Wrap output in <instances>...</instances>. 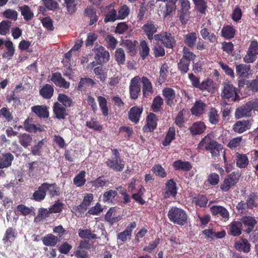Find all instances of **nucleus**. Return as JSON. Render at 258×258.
<instances>
[{"label":"nucleus","instance_id":"f257e3e1","mask_svg":"<svg viewBox=\"0 0 258 258\" xmlns=\"http://www.w3.org/2000/svg\"><path fill=\"white\" fill-rule=\"evenodd\" d=\"M212 135L208 134L205 136L198 145L197 149L209 151L213 159H218L223 148V145L211 138Z\"/></svg>","mask_w":258,"mask_h":258},{"label":"nucleus","instance_id":"f03ea898","mask_svg":"<svg viewBox=\"0 0 258 258\" xmlns=\"http://www.w3.org/2000/svg\"><path fill=\"white\" fill-rule=\"evenodd\" d=\"M169 220L174 224L183 226L187 222V215L182 209L172 207L167 214Z\"/></svg>","mask_w":258,"mask_h":258},{"label":"nucleus","instance_id":"7ed1b4c3","mask_svg":"<svg viewBox=\"0 0 258 258\" xmlns=\"http://www.w3.org/2000/svg\"><path fill=\"white\" fill-rule=\"evenodd\" d=\"M114 156L111 159H108L105 164L110 169L116 172L122 171L125 166V161L120 157V153L117 149H112Z\"/></svg>","mask_w":258,"mask_h":258},{"label":"nucleus","instance_id":"20e7f679","mask_svg":"<svg viewBox=\"0 0 258 258\" xmlns=\"http://www.w3.org/2000/svg\"><path fill=\"white\" fill-rule=\"evenodd\" d=\"M221 96L222 98L233 102L236 101L240 98L237 89L229 82L224 84Z\"/></svg>","mask_w":258,"mask_h":258},{"label":"nucleus","instance_id":"39448f33","mask_svg":"<svg viewBox=\"0 0 258 258\" xmlns=\"http://www.w3.org/2000/svg\"><path fill=\"white\" fill-rule=\"evenodd\" d=\"M180 9L177 11V17L182 24H186L189 18L190 4L188 0H179Z\"/></svg>","mask_w":258,"mask_h":258},{"label":"nucleus","instance_id":"423d86ee","mask_svg":"<svg viewBox=\"0 0 258 258\" xmlns=\"http://www.w3.org/2000/svg\"><path fill=\"white\" fill-rule=\"evenodd\" d=\"M241 173L239 171H233L228 174L224 179L223 183L220 185L221 189L223 191H228L238 182Z\"/></svg>","mask_w":258,"mask_h":258},{"label":"nucleus","instance_id":"0eeeda50","mask_svg":"<svg viewBox=\"0 0 258 258\" xmlns=\"http://www.w3.org/2000/svg\"><path fill=\"white\" fill-rule=\"evenodd\" d=\"M154 37L155 40L160 41L168 48H173L176 45L174 37L169 32H164L162 34H155Z\"/></svg>","mask_w":258,"mask_h":258},{"label":"nucleus","instance_id":"6e6552de","mask_svg":"<svg viewBox=\"0 0 258 258\" xmlns=\"http://www.w3.org/2000/svg\"><path fill=\"white\" fill-rule=\"evenodd\" d=\"M93 51L95 53L94 58L96 63L102 64L109 61L110 55L109 52L105 50L104 47L102 45H96Z\"/></svg>","mask_w":258,"mask_h":258},{"label":"nucleus","instance_id":"1a4fd4ad","mask_svg":"<svg viewBox=\"0 0 258 258\" xmlns=\"http://www.w3.org/2000/svg\"><path fill=\"white\" fill-rule=\"evenodd\" d=\"M258 55V42L253 40L248 48L246 54L243 57V61L247 63H253L256 59Z\"/></svg>","mask_w":258,"mask_h":258},{"label":"nucleus","instance_id":"9d476101","mask_svg":"<svg viewBox=\"0 0 258 258\" xmlns=\"http://www.w3.org/2000/svg\"><path fill=\"white\" fill-rule=\"evenodd\" d=\"M141 78L139 76H136L132 78L129 86V92L130 98L133 100L138 99L141 92Z\"/></svg>","mask_w":258,"mask_h":258},{"label":"nucleus","instance_id":"9b49d317","mask_svg":"<svg viewBox=\"0 0 258 258\" xmlns=\"http://www.w3.org/2000/svg\"><path fill=\"white\" fill-rule=\"evenodd\" d=\"M142 28L147 38L151 41L154 38V34L157 32L158 26L154 21L148 20Z\"/></svg>","mask_w":258,"mask_h":258},{"label":"nucleus","instance_id":"f8f14e48","mask_svg":"<svg viewBox=\"0 0 258 258\" xmlns=\"http://www.w3.org/2000/svg\"><path fill=\"white\" fill-rule=\"evenodd\" d=\"M252 119L237 121L232 126V130L236 133L242 134L251 128Z\"/></svg>","mask_w":258,"mask_h":258},{"label":"nucleus","instance_id":"ddd939ff","mask_svg":"<svg viewBox=\"0 0 258 258\" xmlns=\"http://www.w3.org/2000/svg\"><path fill=\"white\" fill-rule=\"evenodd\" d=\"M177 193V187L176 182L173 179L167 180L165 183V191L163 193L164 199L169 198L170 197H175Z\"/></svg>","mask_w":258,"mask_h":258},{"label":"nucleus","instance_id":"4468645a","mask_svg":"<svg viewBox=\"0 0 258 258\" xmlns=\"http://www.w3.org/2000/svg\"><path fill=\"white\" fill-rule=\"evenodd\" d=\"M252 108L249 102L236 108L235 112V117L240 119L243 117H250L252 115Z\"/></svg>","mask_w":258,"mask_h":258},{"label":"nucleus","instance_id":"2eb2a0df","mask_svg":"<svg viewBox=\"0 0 258 258\" xmlns=\"http://www.w3.org/2000/svg\"><path fill=\"white\" fill-rule=\"evenodd\" d=\"M158 120L157 115L154 113L150 112L146 117L147 123L143 128L144 131L153 132L157 128Z\"/></svg>","mask_w":258,"mask_h":258},{"label":"nucleus","instance_id":"dca6fc26","mask_svg":"<svg viewBox=\"0 0 258 258\" xmlns=\"http://www.w3.org/2000/svg\"><path fill=\"white\" fill-rule=\"evenodd\" d=\"M162 95L167 105L172 107L174 105L176 93L174 90L171 88L166 87L162 90Z\"/></svg>","mask_w":258,"mask_h":258},{"label":"nucleus","instance_id":"f3484780","mask_svg":"<svg viewBox=\"0 0 258 258\" xmlns=\"http://www.w3.org/2000/svg\"><path fill=\"white\" fill-rule=\"evenodd\" d=\"M50 80L56 86L60 88L68 89L70 87V82L67 81L59 72L52 73Z\"/></svg>","mask_w":258,"mask_h":258},{"label":"nucleus","instance_id":"a211bd4d","mask_svg":"<svg viewBox=\"0 0 258 258\" xmlns=\"http://www.w3.org/2000/svg\"><path fill=\"white\" fill-rule=\"evenodd\" d=\"M143 111L142 106H134L132 107L128 112L129 119L133 123L139 122L141 115Z\"/></svg>","mask_w":258,"mask_h":258},{"label":"nucleus","instance_id":"6ab92c4d","mask_svg":"<svg viewBox=\"0 0 258 258\" xmlns=\"http://www.w3.org/2000/svg\"><path fill=\"white\" fill-rule=\"evenodd\" d=\"M136 223L133 222L131 223L122 232L117 234V239L121 242H125L127 239L130 240L133 229L136 227Z\"/></svg>","mask_w":258,"mask_h":258},{"label":"nucleus","instance_id":"aec40b11","mask_svg":"<svg viewBox=\"0 0 258 258\" xmlns=\"http://www.w3.org/2000/svg\"><path fill=\"white\" fill-rule=\"evenodd\" d=\"M188 130L191 136L195 137L204 133L206 130V126L204 122L199 121L193 123Z\"/></svg>","mask_w":258,"mask_h":258},{"label":"nucleus","instance_id":"412c9836","mask_svg":"<svg viewBox=\"0 0 258 258\" xmlns=\"http://www.w3.org/2000/svg\"><path fill=\"white\" fill-rule=\"evenodd\" d=\"M48 107L44 105H37L31 107V111L40 118H47L49 117Z\"/></svg>","mask_w":258,"mask_h":258},{"label":"nucleus","instance_id":"4be33fe9","mask_svg":"<svg viewBox=\"0 0 258 258\" xmlns=\"http://www.w3.org/2000/svg\"><path fill=\"white\" fill-rule=\"evenodd\" d=\"M54 114L58 119H64L68 115L66 108L58 102H55L53 106Z\"/></svg>","mask_w":258,"mask_h":258},{"label":"nucleus","instance_id":"5701e85b","mask_svg":"<svg viewBox=\"0 0 258 258\" xmlns=\"http://www.w3.org/2000/svg\"><path fill=\"white\" fill-rule=\"evenodd\" d=\"M14 159V156L12 153L10 152L3 153L0 156V169L11 166Z\"/></svg>","mask_w":258,"mask_h":258},{"label":"nucleus","instance_id":"b1692460","mask_svg":"<svg viewBox=\"0 0 258 258\" xmlns=\"http://www.w3.org/2000/svg\"><path fill=\"white\" fill-rule=\"evenodd\" d=\"M141 80L143 84L142 91L143 96L147 98L153 93L152 83L146 77H143Z\"/></svg>","mask_w":258,"mask_h":258},{"label":"nucleus","instance_id":"393cba45","mask_svg":"<svg viewBox=\"0 0 258 258\" xmlns=\"http://www.w3.org/2000/svg\"><path fill=\"white\" fill-rule=\"evenodd\" d=\"M46 193L47 192L51 198L59 196L60 195L59 187L57 186L55 183H49L48 182H43Z\"/></svg>","mask_w":258,"mask_h":258},{"label":"nucleus","instance_id":"a878e982","mask_svg":"<svg viewBox=\"0 0 258 258\" xmlns=\"http://www.w3.org/2000/svg\"><path fill=\"white\" fill-rule=\"evenodd\" d=\"M210 212L213 215H219L225 219H228L229 217V214L227 210L221 206H213L210 208Z\"/></svg>","mask_w":258,"mask_h":258},{"label":"nucleus","instance_id":"bb28decb","mask_svg":"<svg viewBox=\"0 0 258 258\" xmlns=\"http://www.w3.org/2000/svg\"><path fill=\"white\" fill-rule=\"evenodd\" d=\"M235 158L236 166L239 168H245L249 164L248 158L245 154L237 152Z\"/></svg>","mask_w":258,"mask_h":258},{"label":"nucleus","instance_id":"cd10ccee","mask_svg":"<svg viewBox=\"0 0 258 258\" xmlns=\"http://www.w3.org/2000/svg\"><path fill=\"white\" fill-rule=\"evenodd\" d=\"M197 35L195 32H189L184 35L183 36L184 43L189 48H194L197 40Z\"/></svg>","mask_w":258,"mask_h":258},{"label":"nucleus","instance_id":"c85d7f7f","mask_svg":"<svg viewBox=\"0 0 258 258\" xmlns=\"http://www.w3.org/2000/svg\"><path fill=\"white\" fill-rule=\"evenodd\" d=\"M106 9H108V11L105 14L104 18V23L113 22L118 20L117 11L114 9L111 8V5L107 6Z\"/></svg>","mask_w":258,"mask_h":258},{"label":"nucleus","instance_id":"c756f323","mask_svg":"<svg viewBox=\"0 0 258 258\" xmlns=\"http://www.w3.org/2000/svg\"><path fill=\"white\" fill-rule=\"evenodd\" d=\"M206 105L202 100L196 101L191 109L192 114L196 116H200L204 112Z\"/></svg>","mask_w":258,"mask_h":258},{"label":"nucleus","instance_id":"7c9ffc66","mask_svg":"<svg viewBox=\"0 0 258 258\" xmlns=\"http://www.w3.org/2000/svg\"><path fill=\"white\" fill-rule=\"evenodd\" d=\"M172 166L175 170H182L188 171L192 168V166L188 161H183L181 160L175 161Z\"/></svg>","mask_w":258,"mask_h":258},{"label":"nucleus","instance_id":"2f4dec72","mask_svg":"<svg viewBox=\"0 0 258 258\" xmlns=\"http://www.w3.org/2000/svg\"><path fill=\"white\" fill-rule=\"evenodd\" d=\"M242 223L239 221H233L229 225V234L233 236H238L242 232Z\"/></svg>","mask_w":258,"mask_h":258},{"label":"nucleus","instance_id":"473e14b6","mask_svg":"<svg viewBox=\"0 0 258 258\" xmlns=\"http://www.w3.org/2000/svg\"><path fill=\"white\" fill-rule=\"evenodd\" d=\"M123 45L127 50V53L131 56L135 55L137 53V46L138 42L137 40L132 41L130 39H126L123 42Z\"/></svg>","mask_w":258,"mask_h":258},{"label":"nucleus","instance_id":"72a5a7b5","mask_svg":"<svg viewBox=\"0 0 258 258\" xmlns=\"http://www.w3.org/2000/svg\"><path fill=\"white\" fill-rule=\"evenodd\" d=\"M46 196V194L42 183L33 192L31 199L36 202H41L45 199Z\"/></svg>","mask_w":258,"mask_h":258},{"label":"nucleus","instance_id":"f704fd0d","mask_svg":"<svg viewBox=\"0 0 258 258\" xmlns=\"http://www.w3.org/2000/svg\"><path fill=\"white\" fill-rule=\"evenodd\" d=\"M115 211V207L110 208L104 216L105 220L111 225H113L114 223L118 222L120 220L119 217L114 215V213Z\"/></svg>","mask_w":258,"mask_h":258},{"label":"nucleus","instance_id":"c9c22d12","mask_svg":"<svg viewBox=\"0 0 258 258\" xmlns=\"http://www.w3.org/2000/svg\"><path fill=\"white\" fill-rule=\"evenodd\" d=\"M19 143L25 148L30 146L32 143L33 139L32 135L26 133L20 134L18 136Z\"/></svg>","mask_w":258,"mask_h":258},{"label":"nucleus","instance_id":"e433bc0d","mask_svg":"<svg viewBox=\"0 0 258 258\" xmlns=\"http://www.w3.org/2000/svg\"><path fill=\"white\" fill-rule=\"evenodd\" d=\"M236 249L244 253H248L250 250V244L246 239H242L241 241H236L234 244Z\"/></svg>","mask_w":258,"mask_h":258},{"label":"nucleus","instance_id":"4c0bfd02","mask_svg":"<svg viewBox=\"0 0 258 258\" xmlns=\"http://www.w3.org/2000/svg\"><path fill=\"white\" fill-rule=\"evenodd\" d=\"M53 92V87L50 84H46L39 90V94L43 98L50 99L52 96Z\"/></svg>","mask_w":258,"mask_h":258},{"label":"nucleus","instance_id":"58836bf2","mask_svg":"<svg viewBox=\"0 0 258 258\" xmlns=\"http://www.w3.org/2000/svg\"><path fill=\"white\" fill-rule=\"evenodd\" d=\"M43 244L47 246H54L58 242V238L52 234H48L42 238Z\"/></svg>","mask_w":258,"mask_h":258},{"label":"nucleus","instance_id":"ea45409f","mask_svg":"<svg viewBox=\"0 0 258 258\" xmlns=\"http://www.w3.org/2000/svg\"><path fill=\"white\" fill-rule=\"evenodd\" d=\"M139 54L142 59L144 60L149 55L150 48L145 40L140 41L139 46Z\"/></svg>","mask_w":258,"mask_h":258},{"label":"nucleus","instance_id":"a19ab883","mask_svg":"<svg viewBox=\"0 0 258 258\" xmlns=\"http://www.w3.org/2000/svg\"><path fill=\"white\" fill-rule=\"evenodd\" d=\"M164 100L160 96H156L153 100L151 109L154 112H160L163 110L162 105Z\"/></svg>","mask_w":258,"mask_h":258},{"label":"nucleus","instance_id":"79ce46f5","mask_svg":"<svg viewBox=\"0 0 258 258\" xmlns=\"http://www.w3.org/2000/svg\"><path fill=\"white\" fill-rule=\"evenodd\" d=\"M208 202L207 197L203 195L198 194L192 198V203L196 206L200 208L206 207Z\"/></svg>","mask_w":258,"mask_h":258},{"label":"nucleus","instance_id":"37998d69","mask_svg":"<svg viewBox=\"0 0 258 258\" xmlns=\"http://www.w3.org/2000/svg\"><path fill=\"white\" fill-rule=\"evenodd\" d=\"M175 138V128L173 126H171L168 128L165 137L162 142V144L165 147L168 146Z\"/></svg>","mask_w":258,"mask_h":258},{"label":"nucleus","instance_id":"c03bdc74","mask_svg":"<svg viewBox=\"0 0 258 258\" xmlns=\"http://www.w3.org/2000/svg\"><path fill=\"white\" fill-rule=\"evenodd\" d=\"M241 222L244 225L248 227L247 229L246 230L248 233H249L252 231L254 225L257 223L255 218L250 216H245L242 217Z\"/></svg>","mask_w":258,"mask_h":258},{"label":"nucleus","instance_id":"a18cd8bd","mask_svg":"<svg viewBox=\"0 0 258 258\" xmlns=\"http://www.w3.org/2000/svg\"><path fill=\"white\" fill-rule=\"evenodd\" d=\"M222 36L226 39H231L234 37L235 30L233 26L227 25L221 30Z\"/></svg>","mask_w":258,"mask_h":258},{"label":"nucleus","instance_id":"49530a36","mask_svg":"<svg viewBox=\"0 0 258 258\" xmlns=\"http://www.w3.org/2000/svg\"><path fill=\"white\" fill-rule=\"evenodd\" d=\"M215 89L214 82L212 80L207 79L200 84L199 89L202 91L212 92Z\"/></svg>","mask_w":258,"mask_h":258},{"label":"nucleus","instance_id":"de8ad7c7","mask_svg":"<svg viewBox=\"0 0 258 258\" xmlns=\"http://www.w3.org/2000/svg\"><path fill=\"white\" fill-rule=\"evenodd\" d=\"M117 195V191L116 190L110 189L103 193L102 195V201L104 203H112Z\"/></svg>","mask_w":258,"mask_h":258},{"label":"nucleus","instance_id":"09e8293b","mask_svg":"<svg viewBox=\"0 0 258 258\" xmlns=\"http://www.w3.org/2000/svg\"><path fill=\"white\" fill-rule=\"evenodd\" d=\"M17 232L16 229L12 227H9L6 231L3 238V241L5 243L9 241L12 242V240L14 241L16 237Z\"/></svg>","mask_w":258,"mask_h":258},{"label":"nucleus","instance_id":"8fccbe9b","mask_svg":"<svg viewBox=\"0 0 258 258\" xmlns=\"http://www.w3.org/2000/svg\"><path fill=\"white\" fill-rule=\"evenodd\" d=\"M250 69V66L244 64H239L236 66V72L240 77H246Z\"/></svg>","mask_w":258,"mask_h":258},{"label":"nucleus","instance_id":"3c124183","mask_svg":"<svg viewBox=\"0 0 258 258\" xmlns=\"http://www.w3.org/2000/svg\"><path fill=\"white\" fill-rule=\"evenodd\" d=\"M209 122L216 125L219 121V115L218 110L215 108H212L208 113Z\"/></svg>","mask_w":258,"mask_h":258},{"label":"nucleus","instance_id":"603ef678","mask_svg":"<svg viewBox=\"0 0 258 258\" xmlns=\"http://www.w3.org/2000/svg\"><path fill=\"white\" fill-rule=\"evenodd\" d=\"M85 13L86 16H88L90 19L89 25H92L97 21L98 17L96 15V11L94 9L87 7L85 10Z\"/></svg>","mask_w":258,"mask_h":258},{"label":"nucleus","instance_id":"864d4df0","mask_svg":"<svg viewBox=\"0 0 258 258\" xmlns=\"http://www.w3.org/2000/svg\"><path fill=\"white\" fill-rule=\"evenodd\" d=\"M85 174L86 172L84 170H82L79 174L76 175L73 179L74 184L78 187L83 186L86 181Z\"/></svg>","mask_w":258,"mask_h":258},{"label":"nucleus","instance_id":"5fc2aeb1","mask_svg":"<svg viewBox=\"0 0 258 258\" xmlns=\"http://www.w3.org/2000/svg\"><path fill=\"white\" fill-rule=\"evenodd\" d=\"M97 101L102 114L104 116H107L108 114V108L107 105V101L106 99L101 96H98L97 97Z\"/></svg>","mask_w":258,"mask_h":258},{"label":"nucleus","instance_id":"6e6d98bb","mask_svg":"<svg viewBox=\"0 0 258 258\" xmlns=\"http://www.w3.org/2000/svg\"><path fill=\"white\" fill-rule=\"evenodd\" d=\"M115 59L119 65H123L125 62V55L122 48H117L115 51Z\"/></svg>","mask_w":258,"mask_h":258},{"label":"nucleus","instance_id":"4d7b16f0","mask_svg":"<svg viewBox=\"0 0 258 258\" xmlns=\"http://www.w3.org/2000/svg\"><path fill=\"white\" fill-rule=\"evenodd\" d=\"M177 0H169L165 6V11L164 12V17L170 16L173 12L176 9V3Z\"/></svg>","mask_w":258,"mask_h":258},{"label":"nucleus","instance_id":"13d9d810","mask_svg":"<svg viewBox=\"0 0 258 258\" xmlns=\"http://www.w3.org/2000/svg\"><path fill=\"white\" fill-rule=\"evenodd\" d=\"M78 235L82 238H87L89 239H95L98 238L97 235L93 233L90 229H80L78 232Z\"/></svg>","mask_w":258,"mask_h":258},{"label":"nucleus","instance_id":"bf43d9fd","mask_svg":"<svg viewBox=\"0 0 258 258\" xmlns=\"http://www.w3.org/2000/svg\"><path fill=\"white\" fill-rule=\"evenodd\" d=\"M190 62L182 58L177 63V68L181 75H184L189 71Z\"/></svg>","mask_w":258,"mask_h":258},{"label":"nucleus","instance_id":"052dcab7","mask_svg":"<svg viewBox=\"0 0 258 258\" xmlns=\"http://www.w3.org/2000/svg\"><path fill=\"white\" fill-rule=\"evenodd\" d=\"M57 100L64 107H70L73 105L72 99L64 94H59Z\"/></svg>","mask_w":258,"mask_h":258},{"label":"nucleus","instance_id":"680f3d73","mask_svg":"<svg viewBox=\"0 0 258 258\" xmlns=\"http://www.w3.org/2000/svg\"><path fill=\"white\" fill-rule=\"evenodd\" d=\"M242 141L243 139L241 136L234 138L229 141L227 147L231 149H235L242 145Z\"/></svg>","mask_w":258,"mask_h":258},{"label":"nucleus","instance_id":"e2e57ef3","mask_svg":"<svg viewBox=\"0 0 258 258\" xmlns=\"http://www.w3.org/2000/svg\"><path fill=\"white\" fill-rule=\"evenodd\" d=\"M195 8L202 14H205L207 8V3L205 0H192Z\"/></svg>","mask_w":258,"mask_h":258},{"label":"nucleus","instance_id":"0e129e2a","mask_svg":"<svg viewBox=\"0 0 258 258\" xmlns=\"http://www.w3.org/2000/svg\"><path fill=\"white\" fill-rule=\"evenodd\" d=\"M86 125L89 128L95 131H101L102 130V125L97 120L96 118H92L90 121L86 122Z\"/></svg>","mask_w":258,"mask_h":258},{"label":"nucleus","instance_id":"69168bd1","mask_svg":"<svg viewBox=\"0 0 258 258\" xmlns=\"http://www.w3.org/2000/svg\"><path fill=\"white\" fill-rule=\"evenodd\" d=\"M95 84L94 81L89 78H81L78 84V89L81 90L87 86H93Z\"/></svg>","mask_w":258,"mask_h":258},{"label":"nucleus","instance_id":"338daca9","mask_svg":"<svg viewBox=\"0 0 258 258\" xmlns=\"http://www.w3.org/2000/svg\"><path fill=\"white\" fill-rule=\"evenodd\" d=\"M105 41L107 44V47L110 50H114L116 48L117 40L113 35L108 34L105 38Z\"/></svg>","mask_w":258,"mask_h":258},{"label":"nucleus","instance_id":"774afa93","mask_svg":"<svg viewBox=\"0 0 258 258\" xmlns=\"http://www.w3.org/2000/svg\"><path fill=\"white\" fill-rule=\"evenodd\" d=\"M152 171L156 176L161 178H164L167 176V173L161 166V165L158 164H155L152 168Z\"/></svg>","mask_w":258,"mask_h":258}]
</instances>
